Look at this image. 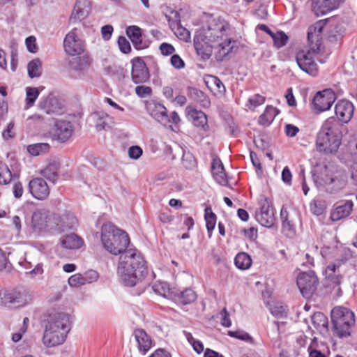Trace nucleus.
Listing matches in <instances>:
<instances>
[{
    "label": "nucleus",
    "mask_w": 357,
    "mask_h": 357,
    "mask_svg": "<svg viewBox=\"0 0 357 357\" xmlns=\"http://www.w3.org/2000/svg\"><path fill=\"white\" fill-rule=\"evenodd\" d=\"M204 218L206 220V226L208 230L209 237L211 236L212 231L215 228L216 223V215L213 213L210 207H207L204 210Z\"/></svg>",
    "instance_id": "obj_35"
},
{
    "label": "nucleus",
    "mask_w": 357,
    "mask_h": 357,
    "mask_svg": "<svg viewBox=\"0 0 357 357\" xmlns=\"http://www.w3.org/2000/svg\"><path fill=\"white\" fill-rule=\"evenodd\" d=\"M229 24L221 17L209 16L205 24L194 36V47L202 60H208L213 49H218L215 56L218 61L227 59L236 45V41L228 37Z\"/></svg>",
    "instance_id": "obj_1"
},
{
    "label": "nucleus",
    "mask_w": 357,
    "mask_h": 357,
    "mask_svg": "<svg viewBox=\"0 0 357 357\" xmlns=\"http://www.w3.org/2000/svg\"><path fill=\"white\" fill-rule=\"evenodd\" d=\"M91 66V59L87 56H77L69 61V67L71 70L83 73Z\"/></svg>",
    "instance_id": "obj_27"
},
{
    "label": "nucleus",
    "mask_w": 357,
    "mask_h": 357,
    "mask_svg": "<svg viewBox=\"0 0 357 357\" xmlns=\"http://www.w3.org/2000/svg\"><path fill=\"white\" fill-rule=\"evenodd\" d=\"M292 178L291 173L288 167H285L282 172V180L287 184H291Z\"/></svg>",
    "instance_id": "obj_61"
},
{
    "label": "nucleus",
    "mask_w": 357,
    "mask_h": 357,
    "mask_svg": "<svg viewBox=\"0 0 357 357\" xmlns=\"http://www.w3.org/2000/svg\"><path fill=\"white\" fill-rule=\"evenodd\" d=\"M265 102V97L259 94H255L248 100L247 106L250 109H254L257 107L264 104Z\"/></svg>",
    "instance_id": "obj_44"
},
{
    "label": "nucleus",
    "mask_w": 357,
    "mask_h": 357,
    "mask_svg": "<svg viewBox=\"0 0 357 357\" xmlns=\"http://www.w3.org/2000/svg\"><path fill=\"white\" fill-rule=\"evenodd\" d=\"M270 311L276 318H282L287 316V306L280 303H275L271 305Z\"/></svg>",
    "instance_id": "obj_42"
},
{
    "label": "nucleus",
    "mask_w": 357,
    "mask_h": 357,
    "mask_svg": "<svg viewBox=\"0 0 357 357\" xmlns=\"http://www.w3.org/2000/svg\"><path fill=\"white\" fill-rule=\"evenodd\" d=\"M331 321L339 337H347L355 325V314L347 307L336 306L331 311Z\"/></svg>",
    "instance_id": "obj_7"
},
{
    "label": "nucleus",
    "mask_w": 357,
    "mask_h": 357,
    "mask_svg": "<svg viewBox=\"0 0 357 357\" xmlns=\"http://www.w3.org/2000/svg\"><path fill=\"white\" fill-rule=\"evenodd\" d=\"M171 64L176 69H182L185 67L183 60L178 54H174L170 59Z\"/></svg>",
    "instance_id": "obj_53"
},
{
    "label": "nucleus",
    "mask_w": 357,
    "mask_h": 357,
    "mask_svg": "<svg viewBox=\"0 0 357 357\" xmlns=\"http://www.w3.org/2000/svg\"><path fill=\"white\" fill-rule=\"evenodd\" d=\"M342 127L334 116L326 119L317 135V151L326 154L337 152L342 141Z\"/></svg>",
    "instance_id": "obj_4"
},
{
    "label": "nucleus",
    "mask_w": 357,
    "mask_h": 357,
    "mask_svg": "<svg viewBox=\"0 0 357 357\" xmlns=\"http://www.w3.org/2000/svg\"><path fill=\"white\" fill-rule=\"evenodd\" d=\"M318 279L312 271L301 273L297 278V285L305 298H310L315 292Z\"/></svg>",
    "instance_id": "obj_8"
},
{
    "label": "nucleus",
    "mask_w": 357,
    "mask_h": 357,
    "mask_svg": "<svg viewBox=\"0 0 357 357\" xmlns=\"http://www.w3.org/2000/svg\"><path fill=\"white\" fill-rule=\"evenodd\" d=\"M317 29V26H310L307 31V40L312 45L314 43L315 47H312L310 50H298L296 54V61L298 67L303 71L313 77L318 74V66L314 61V56L319 50L321 26L319 27L318 31Z\"/></svg>",
    "instance_id": "obj_5"
},
{
    "label": "nucleus",
    "mask_w": 357,
    "mask_h": 357,
    "mask_svg": "<svg viewBox=\"0 0 357 357\" xmlns=\"http://www.w3.org/2000/svg\"><path fill=\"white\" fill-rule=\"evenodd\" d=\"M197 298L195 292L191 289H186L178 294V301L183 305L190 304Z\"/></svg>",
    "instance_id": "obj_36"
},
{
    "label": "nucleus",
    "mask_w": 357,
    "mask_h": 357,
    "mask_svg": "<svg viewBox=\"0 0 357 357\" xmlns=\"http://www.w3.org/2000/svg\"><path fill=\"white\" fill-rule=\"evenodd\" d=\"M211 172L213 178L218 183L222 185H226L228 183L225 168L220 158L213 159Z\"/></svg>",
    "instance_id": "obj_25"
},
{
    "label": "nucleus",
    "mask_w": 357,
    "mask_h": 357,
    "mask_svg": "<svg viewBox=\"0 0 357 357\" xmlns=\"http://www.w3.org/2000/svg\"><path fill=\"white\" fill-rule=\"evenodd\" d=\"M63 47L67 54L74 56L84 52V44L77 35L76 28L72 29L65 37Z\"/></svg>",
    "instance_id": "obj_10"
},
{
    "label": "nucleus",
    "mask_w": 357,
    "mask_h": 357,
    "mask_svg": "<svg viewBox=\"0 0 357 357\" xmlns=\"http://www.w3.org/2000/svg\"><path fill=\"white\" fill-rule=\"evenodd\" d=\"M59 165L56 162L50 163L44 169L41 171V174L50 181L55 183L59 177Z\"/></svg>",
    "instance_id": "obj_31"
},
{
    "label": "nucleus",
    "mask_w": 357,
    "mask_h": 357,
    "mask_svg": "<svg viewBox=\"0 0 357 357\" xmlns=\"http://www.w3.org/2000/svg\"><path fill=\"white\" fill-rule=\"evenodd\" d=\"M142 154V149L138 146H132L129 148L128 155L130 158L137 160Z\"/></svg>",
    "instance_id": "obj_55"
},
{
    "label": "nucleus",
    "mask_w": 357,
    "mask_h": 357,
    "mask_svg": "<svg viewBox=\"0 0 357 357\" xmlns=\"http://www.w3.org/2000/svg\"><path fill=\"white\" fill-rule=\"evenodd\" d=\"M39 96L37 88H26V108H29L35 102Z\"/></svg>",
    "instance_id": "obj_38"
},
{
    "label": "nucleus",
    "mask_w": 357,
    "mask_h": 357,
    "mask_svg": "<svg viewBox=\"0 0 357 357\" xmlns=\"http://www.w3.org/2000/svg\"><path fill=\"white\" fill-rule=\"evenodd\" d=\"M126 34L136 49L141 50L144 47L142 45V33L139 27L134 25L128 26L126 29Z\"/></svg>",
    "instance_id": "obj_29"
},
{
    "label": "nucleus",
    "mask_w": 357,
    "mask_h": 357,
    "mask_svg": "<svg viewBox=\"0 0 357 357\" xmlns=\"http://www.w3.org/2000/svg\"><path fill=\"white\" fill-rule=\"evenodd\" d=\"M22 294L15 289L0 290V306L8 307L10 305H20L22 303Z\"/></svg>",
    "instance_id": "obj_23"
},
{
    "label": "nucleus",
    "mask_w": 357,
    "mask_h": 357,
    "mask_svg": "<svg viewBox=\"0 0 357 357\" xmlns=\"http://www.w3.org/2000/svg\"><path fill=\"white\" fill-rule=\"evenodd\" d=\"M53 328L57 331L69 333L70 331V320L68 314L64 312H52L45 319V327Z\"/></svg>",
    "instance_id": "obj_9"
},
{
    "label": "nucleus",
    "mask_w": 357,
    "mask_h": 357,
    "mask_svg": "<svg viewBox=\"0 0 357 357\" xmlns=\"http://www.w3.org/2000/svg\"><path fill=\"white\" fill-rule=\"evenodd\" d=\"M221 324L225 327H230L231 326V321L229 319V314L226 308H224L221 312Z\"/></svg>",
    "instance_id": "obj_59"
},
{
    "label": "nucleus",
    "mask_w": 357,
    "mask_h": 357,
    "mask_svg": "<svg viewBox=\"0 0 357 357\" xmlns=\"http://www.w3.org/2000/svg\"><path fill=\"white\" fill-rule=\"evenodd\" d=\"M312 321L314 326L318 327H326L328 324L326 317L321 312H316L312 317Z\"/></svg>",
    "instance_id": "obj_43"
},
{
    "label": "nucleus",
    "mask_w": 357,
    "mask_h": 357,
    "mask_svg": "<svg viewBox=\"0 0 357 357\" xmlns=\"http://www.w3.org/2000/svg\"><path fill=\"white\" fill-rule=\"evenodd\" d=\"M13 174L5 163H0V185H7L13 179Z\"/></svg>",
    "instance_id": "obj_37"
},
{
    "label": "nucleus",
    "mask_w": 357,
    "mask_h": 357,
    "mask_svg": "<svg viewBox=\"0 0 357 357\" xmlns=\"http://www.w3.org/2000/svg\"><path fill=\"white\" fill-rule=\"evenodd\" d=\"M193 119V123L197 127L202 128L204 130L208 129L207 116L204 112L200 110L191 109L189 112Z\"/></svg>",
    "instance_id": "obj_30"
},
{
    "label": "nucleus",
    "mask_w": 357,
    "mask_h": 357,
    "mask_svg": "<svg viewBox=\"0 0 357 357\" xmlns=\"http://www.w3.org/2000/svg\"><path fill=\"white\" fill-rule=\"evenodd\" d=\"M324 183L328 186L331 192L335 193L344 189L347 183V175L344 172H340L333 176H326Z\"/></svg>",
    "instance_id": "obj_21"
},
{
    "label": "nucleus",
    "mask_w": 357,
    "mask_h": 357,
    "mask_svg": "<svg viewBox=\"0 0 357 357\" xmlns=\"http://www.w3.org/2000/svg\"><path fill=\"white\" fill-rule=\"evenodd\" d=\"M24 192L23 185L20 182H15L13 186V193L15 198L20 199L22 197Z\"/></svg>",
    "instance_id": "obj_58"
},
{
    "label": "nucleus",
    "mask_w": 357,
    "mask_h": 357,
    "mask_svg": "<svg viewBox=\"0 0 357 357\" xmlns=\"http://www.w3.org/2000/svg\"><path fill=\"white\" fill-rule=\"evenodd\" d=\"M109 118L107 114H102V116L100 117L96 123V127L99 130H107L110 128L109 125L107 122V120Z\"/></svg>",
    "instance_id": "obj_56"
},
{
    "label": "nucleus",
    "mask_w": 357,
    "mask_h": 357,
    "mask_svg": "<svg viewBox=\"0 0 357 357\" xmlns=\"http://www.w3.org/2000/svg\"><path fill=\"white\" fill-rule=\"evenodd\" d=\"M73 126L68 121L59 120L55 123L54 137L61 142H66L73 134Z\"/></svg>",
    "instance_id": "obj_19"
},
{
    "label": "nucleus",
    "mask_w": 357,
    "mask_h": 357,
    "mask_svg": "<svg viewBox=\"0 0 357 357\" xmlns=\"http://www.w3.org/2000/svg\"><path fill=\"white\" fill-rule=\"evenodd\" d=\"M159 49H160V50L161 52V54L162 55H165V56L171 55L175 51V49H174V46L172 45L171 44L167 43H162L160 45Z\"/></svg>",
    "instance_id": "obj_54"
},
{
    "label": "nucleus",
    "mask_w": 357,
    "mask_h": 357,
    "mask_svg": "<svg viewBox=\"0 0 357 357\" xmlns=\"http://www.w3.org/2000/svg\"><path fill=\"white\" fill-rule=\"evenodd\" d=\"M284 132L287 136L289 137H295L299 132V128L292 124H287L284 126Z\"/></svg>",
    "instance_id": "obj_57"
},
{
    "label": "nucleus",
    "mask_w": 357,
    "mask_h": 357,
    "mask_svg": "<svg viewBox=\"0 0 357 357\" xmlns=\"http://www.w3.org/2000/svg\"><path fill=\"white\" fill-rule=\"evenodd\" d=\"M68 284L73 287H79L86 284L84 275L80 273H76L71 275L68 279Z\"/></svg>",
    "instance_id": "obj_45"
},
{
    "label": "nucleus",
    "mask_w": 357,
    "mask_h": 357,
    "mask_svg": "<svg viewBox=\"0 0 357 357\" xmlns=\"http://www.w3.org/2000/svg\"><path fill=\"white\" fill-rule=\"evenodd\" d=\"M31 223L36 231L59 234L73 229L78 222L76 217L70 212L61 214L46 210H37L32 215Z\"/></svg>",
    "instance_id": "obj_2"
},
{
    "label": "nucleus",
    "mask_w": 357,
    "mask_h": 357,
    "mask_svg": "<svg viewBox=\"0 0 357 357\" xmlns=\"http://www.w3.org/2000/svg\"><path fill=\"white\" fill-rule=\"evenodd\" d=\"M228 335L245 341H249L252 339V337L248 333L242 331H228Z\"/></svg>",
    "instance_id": "obj_51"
},
{
    "label": "nucleus",
    "mask_w": 357,
    "mask_h": 357,
    "mask_svg": "<svg viewBox=\"0 0 357 357\" xmlns=\"http://www.w3.org/2000/svg\"><path fill=\"white\" fill-rule=\"evenodd\" d=\"M118 45L120 50L124 54H128L131 51L130 44L124 36L119 37Z\"/></svg>",
    "instance_id": "obj_48"
},
{
    "label": "nucleus",
    "mask_w": 357,
    "mask_h": 357,
    "mask_svg": "<svg viewBox=\"0 0 357 357\" xmlns=\"http://www.w3.org/2000/svg\"><path fill=\"white\" fill-rule=\"evenodd\" d=\"M117 273L126 286L133 287L147 273L146 261L137 250L129 249L120 256Z\"/></svg>",
    "instance_id": "obj_3"
},
{
    "label": "nucleus",
    "mask_w": 357,
    "mask_h": 357,
    "mask_svg": "<svg viewBox=\"0 0 357 357\" xmlns=\"http://www.w3.org/2000/svg\"><path fill=\"white\" fill-rule=\"evenodd\" d=\"M25 43L29 52L32 53H36L37 52L38 47L36 45V38L34 36H31L26 38Z\"/></svg>",
    "instance_id": "obj_52"
},
{
    "label": "nucleus",
    "mask_w": 357,
    "mask_h": 357,
    "mask_svg": "<svg viewBox=\"0 0 357 357\" xmlns=\"http://www.w3.org/2000/svg\"><path fill=\"white\" fill-rule=\"evenodd\" d=\"M26 333L25 327H20L17 332L12 334V340L14 342H18Z\"/></svg>",
    "instance_id": "obj_63"
},
{
    "label": "nucleus",
    "mask_w": 357,
    "mask_h": 357,
    "mask_svg": "<svg viewBox=\"0 0 357 357\" xmlns=\"http://www.w3.org/2000/svg\"><path fill=\"white\" fill-rule=\"evenodd\" d=\"M131 63V77L133 82L142 84L147 82L149 79V73L144 61L139 57H135Z\"/></svg>",
    "instance_id": "obj_12"
},
{
    "label": "nucleus",
    "mask_w": 357,
    "mask_h": 357,
    "mask_svg": "<svg viewBox=\"0 0 357 357\" xmlns=\"http://www.w3.org/2000/svg\"><path fill=\"white\" fill-rule=\"evenodd\" d=\"M100 239L103 248L114 255H122L130 243L128 234L111 222L105 223L101 227Z\"/></svg>",
    "instance_id": "obj_6"
},
{
    "label": "nucleus",
    "mask_w": 357,
    "mask_h": 357,
    "mask_svg": "<svg viewBox=\"0 0 357 357\" xmlns=\"http://www.w3.org/2000/svg\"><path fill=\"white\" fill-rule=\"evenodd\" d=\"M336 100L335 92L327 89L316 93L313 98V105L318 112H323L330 109Z\"/></svg>",
    "instance_id": "obj_11"
},
{
    "label": "nucleus",
    "mask_w": 357,
    "mask_h": 357,
    "mask_svg": "<svg viewBox=\"0 0 357 357\" xmlns=\"http://www.w3.org/2000/svg\"><path fill=\"white\" fill-rule=\"evenodd\" d=\"M354 202L351 200L342 202L331 211L330 218L333 222L339 221L348 217L353 211Z\"/></svg>",
    "instance_id": "obj_20"
},
{
    "label": "nucleus",
    "mask_w": 357,
    "mask_h": 357,
    "mask_svg": "<svg viewBox=\"0 0 357 357\" xmlns=\"http://www.w3.org/2000/svg\"><path fill=\"white\" fill-rule=\"evenodd\" d=\"M277 115V109L273 106H267L264 112L259 116V123L263 126H268Z\"/></svg>",
    "instance_id": "obj_32"
},
{
    "label": "nucleus",
    "mask_w": 357,
    "mask_h": 357,
    "mask_svg": "<svg viewBox=\"0 0 357 357\" xmlns=\"http://www.w3.org/2000/svg\"><path fill=\"white\" fill-rule=\"evenodd\" d=\"M274 45L277 48L284 46L289 39L288 36L283 31H277L272 36Z\"/></svg>",
    "instance_id": "obj_39"
},
{
    "label": "nucleus",
    "mask_w": 357,
    "mask_h": 357,
    "mask_svg": "<svg viewBox=\"0 0 357 357\" xmlns=\"http://www.w3.org/2000/svg\"><path fill=\"white\" fill-rule=\"evenodd\" d=\"M341 0H312L313 11L317 15H325L336 9Z\"/></svg>",
    "instance_id": "obj_24"
},
{
    "label": "nucleus",
    "mask_w": 357,
    "mask_h": 357,
    "mask_svg": "<svg viewBox=\"0 0 357 357\" xmlns=\"http://www.w3.org/2000/svg\"><path fill=\"white\" fill-rule=\"evenodd\" d=\"M39 108L47 114H61L64 112L61 102L55 97L50 96L43 98L38 103Z\"/></svg>",
    "instance_id": "obj_16"
},
{
    "label": "nucleus",
    "mask_w": 357,
    "mask_h": 357,
    "mask_svg": "<svg viewBox=\"0 0 357 357\" xmlns=\"http://www.w3.org/2000/svg\"><path fill=\"white\" fill-rule=\"evenodd\" d=\"M234 263L238 268L246 270L251 266L252 259L247 253L241 252L236 256Z\"/></svg>",
    "instance_id": "obj_34"
},
{
    "label": "nucleus",
    "mask_w": 357,
    "mask_h": 357,
    "mask_svg": "<svg viewBox=\"0 0 357 357\" xmlns=\"http://www.w3.org/2000/svg\"><path fill=\"white\" fill-rule=\"evenodd\" d=\"M8 264V259L6 253L0 249V270L6 268Z\"/></svg>",
    "instance_id": "obj_62"
},
{
    "label": "nucleus",
    "mask_w": 357,
    "mask_h": 357,
    "mask_svg": "<svg viewBox=\"0 0 357 357\" xmlns=\"http://www.w3.org/2000/svg\"><path fill=\"white\" fill-rule=\"evenodd\" d=\"M354 110V107L350 101L340 100L335 106V119L342 125L347 123L353 116Z\"/></svg>",
    "instance_id": "obj_14"
},
{
    "label": "nucleus",
    "mask_w": 357,
    "mask_h": 357,
    "mask_svg": "<svg viewBox=\"0 0 357 357\" xmlns=\"http://www.w3.org/2000/svg\"><path fill=\"white\" fill-rule=\"evenodd\" d=\"M113 30V27L111 25L103 26L101 29V33L102 38L106 40L110 39Z\"/></svg>",
    "instance_id": "obj_60"
},
{
    "label": "nucleus",
    "mask_w": 357,
    "mask_h": 357,
    "mask_svg": "<svg viewBox=\"0 0 357 357\" xmlns=\"http://www.w3.org/2000/svg\"><path fill=\"white\" fill-rule=\"evenodd\" d=\"M84 278L85 284H90L98 280L99 274L96 271L89 270L84 273Z\"/></svg>",
    "instance_id": "obj_50"
},
{
    "label": "nucleus",
    "mask_w": 357,
    "mask_h": 357,
    "mask_svg": "<svg viewBox=\"0 0 357 357\" xmlns=\"http://www.w3.org/2000/svg\"><path fill=\"white\" fill-rule=\"evenodd\" d=\"M82 243V238L75 234L66 235L60 239L61 246L66 249H78Z\"/></svg>",
    "instance_id": "obj_28"
},
{
    "label": "nucleus",
    "mask_w": 357,
    "mask_h": 357,
    "mask_svg": "<svg viewBox=\"0 0 357 357\" xmlns=\"http://www.w3.org/2000/svg\"><path fill=\"white\" fill-rule=\"evenodd\" d=\"M48 149L49 145L47 144L40 143L29 146L27 150L30 154L36 156L47 151Z\"/></svg>",
    "instance_id": "obj_40"
},
{
    "label": "nucleus",
    "mask_w": 357,
    "mask_h": 357,
    "mask_svg": "<svg viewBox=\"0 0 357 357\" xmlns=\"http://www.w3.org/2000/svg\"><path fill=\"white\" fill-rule=\"evenodd\" d=\"M29 190L33 197L39 200L45 199L50 194V188L42 178H35L29 183Z\"/></svg>",
    "instance_id": "obj_15"
},
{
    "label": "nucleus",
    "mask_w": 357,
    "mask_h": 357,
    "mask_svg": "<svg viewBox=\"0 0 357 357\" xmlns=\"http://www.w3.org/2000/svg\"><path fill=\"white\" fill-rule=\"evenodd\" d=\"M133 334L139 351L145 354L152 347L151 337L142 329H136Z\"/></svg>",
    "instance_id": "obj_26"
},
{
    "label": "nucleus",
    "mask_w": 357,
    "mask_h": 357,
    "mask_svg": "<svg viewBox=\"0 0 357 357\" xmlns=\"http://www.w3.org/2000/svg\"><path fill=\"white\" fill-rule=\"evenodd\" d=\"M27 71L29 77H39L42 73V62L36 58L29 62L27 65Z\"/></svg>",
    "instance_id": "obj_33"
},
{
    "label": "nucleus",
    "mask_w": 357,
    "mask_h": 357,
    "mask_svg": "<svg viewBox=\"0 0 357 357\" xmlns=\"http://www.w3.org/2000/svg\"><path fill=\"white\" fill-rule=\"evenodd\" d=\"M256 219L261 226L271 227L275 220L273 208L268 203L263 204L260 211L256 213Z\"/></svg>",
    "instance_id": "obj_22"
},
{
    "label": "nucleus",
    "mask_w": 357,
    "mask_h": 357,
    "mask_svg": "<svg viewBox=\"0 0 357 357\" xmlns=\"http://www.w3.org/2000/svg\"><path fill=\"white\" fill-rule=\"evenodd\" d=\"M68 333L53 329L52 327H45L43 337V343L47 347H53L62 344L67 337Z\"/></svg>",
    "instance_id": "obj_13"
},
{
    "label": "nucleus",
    "mask_w": 357,
    "mask_h": 357,
    "mask_svg": "<svg viewBox=\"0 0 357 357\" xmlns=\"http://www.w3.org/2000/svg\"><path fill=\"white\" fill-rule=\"evenodd\" d=\"M182 164L186 169H192L196 167L197 162L191 153L184 152L182 156Z\"/></svg>",
    "instance_id": "obj_41"
},
{
    "label": "nucleus",
    "mask_w": 357,
    "mask_h": 357,
    "mask_svg": "<svg viewBox=\"0 0 357 357\" xmlns=\"http://www.w3.org/2000/svg\"><path fill=\"white\" fill-rule=\"evenodd\" d=\"M209 78L210 80L208 82L214 86L215 89H216L220 94H224L226 91V89L222 82L215 76H210Z\"/></svg>",
    "instance_id": "obj_46"
},
{
    "label": "nucleus",
    "mask_w": 357,
    "mask_h": 357,
    "mask_svg": "<svg viewBox=\"0 0 357 357\" xmlns=\"http://www.w3.org/2000/svg\"><path fill=\"white\" fill-rule=\"evenodd\" d=\"M146 109L150 115L164 126L168 124L169 119L166 107L156 102H151L146 105Z\"/></svg>",
    "instance_id": "obj_17"
},
{
    "label": "nucleus",
    "mask_w": 357,
    "mask_h": 357,
    "mask_svg": "<svg viewBox=\"0 0 357 357\" xmlns=\"http://www.w3.org/2000/svg\"><path fill=\"white\" fill-rule=\"evenodd\" d=\"M135 93L139 98H146L150 96L152 93V89L151 87L147 86H137L135 88Z\"/></svg>",
    "instance_id": "obj_49"
},
{
    "label": "nucleus",
    "mask_w": 357,
    "mask_h": 357,
    "mask_svg": "<svg viewBox=\"0 0 357 357\" xmlns=\"http://www.w3.org/2000/svg\"><path fill=\"white\" fill-rule=\"evenodd\" d=\"M91 9V3L89 0H77L70 20L75 22L81 21L89 15Z\"/></svg>",
    "instance_id": "obj_18"
},
{
    "label": "nucleus",
    "mask_w": 357,
    "mask_h": 357,
    "mask_svg": "<svg viewBox=\"0 0 357 357\" xmlns=\"http://www.w3.org/2000/svg\"><path fill=\"white\" fill-rule=\"evenodd\" d=\"M175 34L180 40L185 42H189L190 40L191 36L190 31L183 26L177 27L175 31Z\"/></svg>",
    "instance_id": "obj_47"
},
{
    "label": "nucleus",
    "mask_w": 357,
    "mask_h": 357,
    "mask_svg": "<svg viewBox=\"0 0 357 357\" xmlns=\"http://www.w3.org/2000/svg\"><path fill=\"white\" fill-rule=\"evenodd\" d=\"M149 357H172L171 354L164 349H157Z\"/></svg>",
    "instance_id": "obj_64"
}]
</instances>
